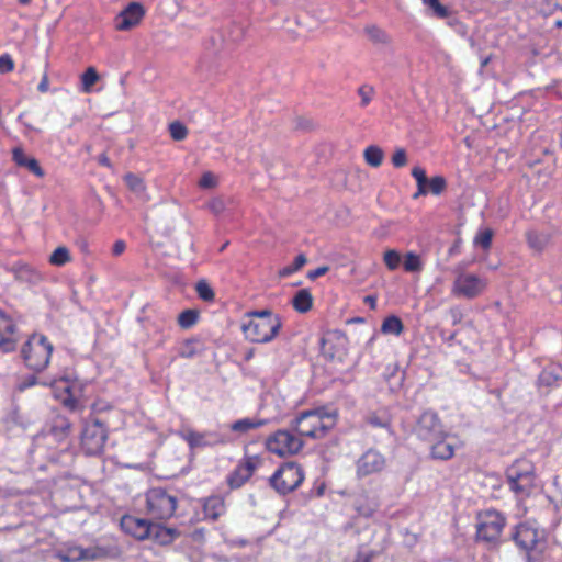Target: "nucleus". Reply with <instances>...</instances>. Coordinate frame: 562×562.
Segmentation results:
<instances>
[{"label":"nucleus","instance_id":"24","mask_svg":"<svg viewBox=\"0 0 562 562\" xmlns=\"http://www.w3.org/2000/svg\"><path fill=\"white\" fill-rule=\"evenodd\" d=\"M203 510L206 517L216 520L225 512V503L221 496H211L205 499Z\"/></svg>","mask_w":562,"mask_h":562},{"label":"nucleus","instance_id":"62","mask_svg":"<svg viewBox=\"0 0 562 562\" xmlns=\"http://www.w3.org/2000/svg\"><path fill=\"white\" fill-rule=\"evenodd\" d=\"M194 355V352L192 350H189V351H182L181 352V356L184 357V358H190Z\"/></svg>","mask_w":562,"mask_h":562},{"label":"nucleus","instance_id":"36","mask_svg":"<svg viewBox=\"0 0 562 562\" xmlns=\"http://www.w3.org/2000/svg\"><path fill=\"white\" fill-rule=\"evenodd\" d=\"M206 435L205 434H201V432H195V431H189L184 438L186 440L188 441V443L190 445V447L194 448V447H203V446H206V445H212V443H215L217 440H207L206 439Z\"/></svg>","mask_w":562,"mask_h":562},{"label":"nucleus","instance_id":"47","mask_svg":"<svg viewBox=\"0 0 562 562\" xmlns=\"http://www.w3.org/2000/svg\"><path fill=\"white\" fill-rule=\"evenodd\" d=\"M492 237L493 232L491 229H485L476 236L475 243L482 246L484 249H487L492 244Z\"/></svg>","mask_w":562,"mask_h":562},{"label":"nucleus","instance_id":"37","mask_svg":"<svg viewBox=\"0 0 562 562\" xmlns=\"http://www.w3.org/2000/svg\"><path fill=\"white\" fill-rule=\"evenodd\" d=\"M199 318V313L194 310H184L178 316V324L181 328L192 327Z\"/></svg>","mask_w":562,"mask_h":562},{"label":"nucleus","instance_id":"46","mask_svg":"<svg viewBox=\"0 0 562 562\" xmlns=\"http://www.w3.org/2000/svg\"><path fill=\"white\" fill-rule=\"evenodd\" d=\"M510 468H516L517 476H533L532 467L527 461H516Z\"/></svg>","mask_w":562,"mask_h":562},{"label":"nucleus","instance_id":"54","mask_svg":"<svg viewBox=\"0 0 562 562\" xmlns=\"http://www.w3.org/2000/svg\"><path fill=\"white\" fill-rule=\"evenodd\" d=\"M327 271H328V267L327 266H322V267H318L315 270L308 271L307 277L311 280H315L316 278H318L321 276H324Z\"/></svg>","mask_w":562,"mask_h":562},{"label":"nucleus","instance_id":"49","mask_svg":"<svg viewBox=\"0 0 562 562\" xmlns=\"http://www.w3.org/2000/svg\"><path fill=\"white\" fill-rule=\"evenodd\" d=\"M559 379L558 374H554L551 370H543L539 375V382L544 385H551Z\"/></svg>","mask_w":562,"mask_h":562},{"label":"nucleus","instance_id":"10","mask_svg":"<svg viewBox=\"0 0 562 562\" xmlns=\"http://www.w3.org/2000/svg\"><path fill=\"white\" fill-rule=\"evenodd\" d=\"M266 445L270 452L285 457L297 453L303 447V441L288 430H278L267 439Z\"/></svg>","mask_w":562,"mask_h":562},{"label":"nucleus","instance_id":"35","mask_svg":"<svg viewBox=\"0 0 562 562\" xmlns=\"http://www.w3.org/2000/svg\"><path fill=\"white\" fill-rule=\"evenodd\" d=\"M404 270L407 272H420L423 270L420 256L412 251L407 252L404 258Z\"/></svg>","mask_w":562,"mask_h":562},{"label":"nucleus","instance_id":"53","mask_svg":"<svg viewBox=\"0 0 562 562\" xmlns=\"http://www.w3.org/2000/svg\"><path fill=\"white\" fill-rule=\"evenodd\" d=\"M358 92H359V95L361 97V105L362 106L368 105L371 101L373 89L361 87Z\"/></svg>","mask_w":562,"mask_h":562},{"label":"nucleus","instance_id":"28","mask_svg":"<svg viewBox=\"0 0 562 562\" xmlns=\"http://www.w3.org/2000/svg\"><path fill=\"white\" fill-rule=\"evenodd\" d=\"M363 158L369 166L378 168L383 162L384 151L378 145H370L364 149Z\"/></svg>","mask_w":562,"mask_h":562},{"label":"nucleus","instance_id":"61","mask_svg":"<svg viewBox=\"0 0 562 562\" xmlns=\"http://www.w3.org/2000/svg\"><path fill=\"white\" fill-rule=\"evenodd\" d=\"M364 302H366V303H368V304H370V307H371L372 310H374V308H375V297H374V296H371V295L366 296V297H364Z\"/></svg>","mask_w":562,"mask_h":562},{"label":"nucleus","instance_id":"57","mask_svg":"<svg viewBox=\"0 0 562 562\" xmlns=\"http://www.w3.org/2000/svg\"><path fill=\"white\" fill-rule=\"evenodd\" d=\"M48 86H49V81H48V76L45 74L38 85V91L44 93V92H47L48 91Z\"/></svg>","mask_w":562,"mask_h":562},{"label":"nucleus","instance_id":"4","mask_svg":"<svg viewBox=\"0 0 562 562\" xmlns=\"http://www.w3.org/2000/svg\"><path fill=\"white\" fill-rule=\"evenodd\" d=\"M476 538L490 546H496L505 526V517L496 510H485L479 514Z\"/></svg>","mask_w":562,"mask_h":562},{"label":"nucleus","instance_id":"56","mask_svg":"<svg viewBox=\"0 0 562 562\" xmlns=\"http://www.w3.org/2000/svg\"><path fill=\"white\" fill-rule=\"evenodd\" d=\"M450 316L453 324H458L462 321L463 314L460 308L453 307L450 310Z\"/></svg>","mask_w":562,"mask_h":562},{"label":"nucleus","instance_id":"29","mask_svg":"<svg viewBox=\"0 0 562 562\" xmlns=\"http://www.w3.org/2000/svg\"><path fill=\"white\" fill-rule=\"evenodd\" d=\"M266 424L265 419H239L231 425V429L236 432H248L249 430L259 428Z\"/></svg>","mask_w":562,"mask_h":562},{"label":"nucleus","instance_id":"11","mask_svg":"<svg viewBox=\"0 0 562 562\" xmlns=\"http://www.w3.org/2000/svg\"><path fill=\"white\" fill-rule=\"evenodd\" d=\"M415 432L420 439L429 442L445 436L443 426L438 415L430 411L424 412L419 416L415 426Z\"/></svg>","mask_w":562,"mask_h":562},{"label":"nucleus","instance_id":"25","mask_svg":"<svg viewBox=\"0 0 562 562\" xmlns=\"http://www.w3.org/2000/svg\"><path fill=\"white\" fill-rule=\"evenodd\" d=\"M178 535L176 529L167 528L159 524H153L150 528V538L160 544H168L172 542L175 537Z\"/></svg>","mask_w":562,"mask_h":562},{"label":"nucleus","instance_id":"22","mask_svg":"<svg viewBox=\"0 0 562 562\" xmlns=\"http://www.w3.org/2000/svg\"><path fill=\"white\" fill-rule=\"evenodd\" d=\"M11 272L21 282L36 284L42 280L41 273L29 265H15L11 268Z\"/></svg>","mask_w":562,"mask_h":562},{"label":"nucleus","instance_id":"41","mask_svg":"<svg viewBox=\"0 0 562 562\" xmlns=\"http://www.w3.org/2000/svg\"><path fill=\"white\" fill-rule=\"evenodd\" d=\"M169 133L173 140H183L188 135V128L184 124L179 121H175L169 124Z\"/></svg>","mask_w":562,"mask_h":562},{"label":"nucleus","instance_id":"19","mask_svg":"<svg viewBox=\"0 0 562 562\" xmlns=\"http://www.w3.org/2000/svg\"><path fill=\"white\" fill-rule=\"evenodd\" d=\"M510 490L520 496L529 495L533 487L535 476H517L516 468H508L506 471Z\"/></svg>","mask_w":562,"mask_h":562},{"label":"nucleus","instance_id":"32","mask_svg":"<svg viewBox=\"0 0 562 562\" xmlns=\"http://www.w3.org/2000/svg\"><path fill=\"white\" fill-rule=\"evenodd\" d=\"M70 261V251L65 246L57 247L49 256V263L56 267H61Z\"/></svg>","mask_w":562,"mask_h":562},{"label":"nucleus","instance_id":"3","mask_svg":"<svg viewBox=\"0 0 562 562\" xmlns=\"http://www.w3.org/2000/svg\"><path fill=\"white\" fill-rule=\"evenodd\" d=\"M52 352L53 346L43 335H32L22 347L24 362L34 371H42L47 367Z\"/></svg>","mask_w":562,"mask_h":562},{"label":"nucleus","instance_id":"30","mask_svg":"<svg viewBox=\"0 0 562 562\" xmlns=\"http://www.w3.org/2000/svg\"><path fill=\"white\" fill-rule=\"evenodd\" d=\"M369 40L374 44L387 45L391 43L389 34L376 25H369L364 29Z\"/></svg>","mask_w":562,"mask_h":562},{"label":"nucleus","instance_id":"26","mask_svg":"<svg viewBox=\"0 0 562 562\" xmlns=\"http://www.w3.org/2000/svg\"><path fill=\"white\" fill-rule=\"evenodd\" d=\"M313 297L307 289L299 290L292 299V305L299 313H306L312 308Z\"/></svg>","mask_w":562,"mask_h":562},{"label":"nucleus","instance_id":"31","mask_svg":"<svg viewBox=\"0 0 562 562\" xmlns=\"http://www.w3.org/2000/svg\"><path fill=\"white\" fill-rule=\"evenodd\" d=\"M403 328L402 321L397 316L391 315L383 321L381 331L383 334L400 335Z\"/></svg>","mask_w":562,"mask_h":562},{"label":"nucleus","instance_id":"6","mask_svg":"<svg viewBox=\"0 0 562 562\" xmlns=\"http://www.w3.org/2000/svg\"><path fill=\"white\" fill-rule=\"evenodd\" d=\"M304 474L300 465L288 462L270 477V485L282 495L294 491L303 481Z\"/></svg>","mask_w":562,"mask_h":562},{"label":"nucleus","instance_id":"43","mask_svg":"<svg viewBox=\"0 0 562 562\" xmlns=\"http://www.w3.org/2000/svg\"><path fill=\"white\" fill-rule=\"evenodd\" d=\"M383 260L390 270H395L401 263V256L396 250L390 249L384 252Z\"/></svg>","mask_w":562,"mask_h":562},{"label":"nucleus","instance_id":"8","mask_svg":"<svg viewBox=\"0 0 562 562\" xmlns=\"http://www.w3.org/2000/svg\"><path fill=\"white\" fill-rule=\"evenodd\" d=\"M121 551L117 548L105 550L103 548H89L83 549L81 547L71 546L65 549H60L56 552V558L61 562H79L88 560H97L104 557L117 558Z\"/></svg>","mask_w":562,"mask_h":562},{"label":"nucleus","instance_id":"48","mask_svg":"<svg viewBox=\"0 0 562 562\" xmlns=\"http://www.w3.org/2000/svg\"><path fill=\"white\" fill-rule=\"evenodd\" d=\"M71 428V424L65 417H57L54 422L52 430L54 432L60 431L61 434H68Z\"/></svg>","mask_w":562,"mask_h":562},{"label":"nucleus","instance_id":"39","mask_svg":"<svg viewBox=\"0 0 562 562\" xmlns=\"http://www.w3.org/2000/svg\"><path fill=\"white\" fill-rule=\"evenodd\" d=\"M198 186L203 190L215 189L218 186V176L212 171H205L202 173Z\"/></svg>","mask_w":562,"mask_h":562},{"label":"nucleus","instance_id":"33","mask_svg":"<svg viewBox=\"0 0 562 562\" xmlns=\"http://www.w3.org/2000/svg\"><path fill=\"white\" fill-rule=\"evenodd\" d=\"M100 77L94 67H88L81 76V89L89 93L92 87L99 81Z\"/></svg>","mask_w":562,"mask_h":562},{"label":"nucleus","instance_id":"27","mask_svg":"<svg viewBox=\"0 0 562 562\" xmlns=\"http://www.w3.org/2000/svg\"><path fill=\"white\" fill-rule=\"evenodd\" d=\"M124 182L128 190L139 198L146 195V184L144 179L135 173L128 172L124 176Z\"/></svg>","mask_w":562,"mask_h":562},{"label":"nucleus","instance_id":"63","mask_svg":"<svg viewBox=\"0 0 562 562\" xmlns=\"http://www.w3.org/2000/svg\"><path fill=\"white\" fill-rule=\"evenodd\" d=\"M76 121H77V119H76V117H72L71 120H69V121L67 122V126H68V127H71Z\"/></svg>","mask_w":562,"mask_h":562},{"label":"nucleus","instance_id":"52","mask_svg":"<svg viewBox=\"0 0 562 562\" xmlns=\"http://www.w3.org/2000/svg\"><path fill=\"white\" fill-rule=\"evenodd\" d=\"M412 176L415 178L417 184H427L428 182L426 172L422 167H414L412 169Z\"/></svg>","mask_w":562,"mask_h":562},{"label":"nucleus","instance_id":"34","mask_svg":"<svg viewBox=\"0 0 562 562\" xmlns=\"http://www.w3.org/2000/svg\"><path fill=\"white\" fill-rule=\"evenodd\" d=\"M233 202L232 199H225L222 195L212 198L207 204L206 207L211 213H213L215 216H218L222 214L226 207Z\"/></svg>","mask_w":562,"mask_h":562},{"label":"nucleus","instance_id":"14","mask_svg":"<svg viewBox=\"0 0 562 562\" xmlns=\"http://www.w3.org/2000/svg\"><path fill=\"white\" fill-rule=\"evenodd\" d=\"M514 538L519 547L530 551L538 547L543 539V533L528 524H521L517 527Z\"/></svg>","mask_w":562,"mask_h":562},{"label":"nucleus","instance_id":"5","mask_svg":"<svg viewBox=\"0 0 562 562\" xmlns=\"http://www.w3.org/2000/svg\"><path fill=\"white\" fill-rule=\"evenodd\" d=\"M147 510L156 519L170 518L177 508V498L166 490L154 487L146 494Z\"/></svg>","mask_w":562,"mask_h":562},{"label":"nucleus","instance_id":"2","mask_svg":"<svg viewBox=\"0 0 562 562\" xmlns=\"http://www.w3.org/2000/svg\"><path fill=\"white\" fill-rule=\"evenodd\" d=\"M336 425V415L323 408L305 411L294 420V430L300 435L313 439L324 438Z\"/></svg>","mask_w":562,"mask_h":562},{"label":"nucleus","instance_id":"15","mask_svg":"<svg viewBox=\"0 0 562 562\" xmlns=\"http://www.w3.org/2000/svg\"><path fill=\"white\" fill-rule=\"evenodd\" d=\"M213 47H207L206 52L199 60L198 69L207 77L218 74L222 68V56L220 49L215 45V40H211Z\"/></svg>","mask_w":562,"mask_h":562},{"label":"nucleus","instance_id":"38","mask_svg":"<svg viewBox=\"0 0 562 562\" xmlns=\"http://www.w3.org/2000/svg\"><path fill=\"white\" fill-rule=\"evenodd\" d=\"M195 291L201 300L204 302H213L215 299V294L213 289L205 280H200L195 284Z\"/></svg>","mask_w":562,"mask_h":562},{"label":"nucleus","instance_id":"40","mask_svg":"<svg viewBox=\"0 0 562 562\" xmlns=\"http://www.w3.org/2000/svg\"><path fill=\"white\" fill-rule=\"evenodd\" d=\"M306 261L307 259L305 255L300 254L299 256L295 257L294 262L292 265L285 266L279 271V276L281 278H284L296 272L306 263Z\"/></svg>","mask_w":562,"mask_h":562},{"label":"nucleus","instance_id":"23","mask_svg":"<svg viewBox=\"0 0 562 562\" xmlns=\"http://www.w3.org/2000/svg\"><path fill=\"white\" fill-rule=\"evenodd\" d=\"M446 435L437 440L431 441V456L435 459L448 460L453 457V445L446 441Z\"/></svg>","mask_w":562,"mask_h":562},{"label":"nucleus","instance_id":"13","mask_svg":"<svg viewBox=\"0 0 562 562\" xmlns=\"http://www.w3.org/2000/svg\"><path fill=\"white\" fill-rule=\"evenodd\" d=\"M384 467V457L380 452L370 449L358 460L357 473L359 476H366L382 471Z\"/></svg>","mask_w":562,"mask_h":562},{"label":"nucleus","instance_id":"7","mask_svg":"<svg viewBox=\"0 0 562 562\" xmlns=\"http://www.w3.org/2000/svg\"><path fill=\"white\" fill-rule=\"evenodd\" d=\"M456 279L451 292L456 296L464 299H474L481 295L487 286V281L476 274L464 272L461 269L456 270Z\"/></svg>","mask_w":562,"mask_h":562},{"label":"nucleus","instance_id":"1","mask_svg":"<svg viewBox=\"0 0 562 562\" xmlns=\"http://www.w3.org/2000/svg\"><path fill=\"white\" fill-rule=\"evenodd\" d=\"M246 316L250 319L241 325V330L251 342H270L282 327L281 318L270 310L251 311Z\"/></svg>","mask_w":562,"mask_h":562},{"label":"nucleus","instance_id":"55","mask_svg":"<svg viewBox=\"0 0 562 562\" xmlns=\"http://www.w3.org/2000/svg\"><path fill=\"white\" fill-rule=\"evenodd\" d=\"M126 245L123 240H116L112 248L113 256H120L124 252Z\"/></svg>","mask_w":562,"mask_h":562},{"label":"nucleus","instance_id":"45","mask_svg":"<svg viewBox=\"0 0 562 562\" xmlns=\"http://www.w3.org/2000/svg\"><path fill=\"white\" fill-rule=\"evenodd\" d=\"M392 164L395 168H402L407 165V153L404 148H396L392 155Z\"/></svg>","mask_w":562,"mask_h":562},{"label":"nucleus","instance_id":"42","mask_svg":"<svg viewBox=\"0 0 562 562\" xmlns=\"http://www.w3.org/2000/svg\"><path fill=\"white\" fill-rule=\"evenodd\" d=\"M447 187L446 179L442 176H436L428 180L427 182V189L428 192L439 195L441 194Z\"/></svg>","mask_w":562,"mask_h":562},{"label":"nucleus","instance_id":"64","mask_svg":"<svg viewBox=\"0 0 562 562\" xmlns=\"http://www.w3.org/2000/svg\"><path fill=\"white\" fill-rule=\"evenodd\" d=\"M488 61H490V57H486L485 59H483L481 63V67L482 68L485 67L488 64Z\"/></svg>","mask_w":562,"mask_h":562},{"label":"nucleus","instance_id":"59","mask_svg":"<svg viewBox=\"0 0 562 562\" xmlns=\"http://www.w3.org/2000/svg\"><path fill=\"white\" fill-rule=\"evenodd\" d=\"M355 562H371V555L370 554H358Z\"/></svg>","mask_w":562,"mask_h":562},{"label":"nucleus","instance_id":"12","mask_svg":"<svg viewBox=\"0 0 562 562\" xmlns=\"http://www.w3.org/2000/svg\"><path fill=\"white\" fill-rule=\"evenodd\" d=\"M145 15V9L139 2H131L115 19L119 31H128L139 24Z\"/></svg>","mask_w":562,"mask_h":562},{"label":"nucleus","instance_id":"60","mask_svg":"<svg viewBox=\"0 0 562 562\" xmlns=\"http://www.w3.org/2000/svg\"><path fill=\"white\" fill-rule=\"evenodd\" d=\"M98 160L101 165L111 167L110 159L108 158V156L105 154L100 155Z\"/></svg>","mask_w":562,"mask_h":562},{"label":"nucleus","instance_id":"51","mask_svg":"<svg viewBox=\"0 0 562 562\" xmlns=\"http://www.w3.org/2000/svg\"><path fill=\"white\" fill-rule=\"evenodd\" d=\"M14 67V63L9 55H2L0 57V72H9L12 71Z\"/></svg>","mask_w":562,"mask_h":562},{"label":"nucleus","instance_id":"18","mask_svg":"<svg viewBox=\"0 0 562 562\" xmlns=\"http://www.w3.org/2000/svg\"><path fill=\"white\" fill-rule=\"evenodd\" d=\"M151 525L153 524L146 519L135 518L132 516H126L122 519L123 529L138 540L150 538Z\"/></svg>","mask_w":562,"mask_h":562},{"label":"nucleus","instance_id":"16","mask_svg":"<svg viewBox=\"0 0 562 562\" xmlns=\"http://www.w3.org/2000/svg\"><path fill=\"white\" fill-rule=\"evenodd\" d=\"M15 324L2 311H0V349L4 352L15 349Z\"/></svg>","mask_w":562,"mask_h":562},{"label":"nucleus","instance_id":"17","mask_svg":"<svg viewBox=\"0 0 562 562\" xmlns=\"http://www.w3.org/2000/svg\"><path fill=\"white\" fill-rule=\"evenodd\" d=\"M258 464L259 460L257 458H247L245 462L239 464L236 470L228 476V485L232 488L240 487L250 479Z\"/></svg>","mask_w":562,"mask_h":562},{"label":"nucleus","instance_id":"21","mask_svg":"<svg viewBox=\"0 0 562 562\" xmlns=\"http://www.w3.org/2000/svg\"><path fill=\"white\" fill-rule=\"evenodd\" d=\"M12 159L18 166L26 168L35 176L40 178L44 177L45 172L38 161L33 157H27L21 147L13 148Z\"/></svg>","mask_w":562,"mask_h":562},{"label":"nucleus","instance_id":"20","mask_svg":"<svg viewBox=\"0 0 562 562\" xmlns=\"http://www.w3.org/2000/svg\"><path fill=\"white\" fill-rule=\"evenodd\" d=\"M528 246L535 251H543L552 244V229H530L526 233Z\"/></svg>","mask_w":562,"mask_h":562},{"label":"nucleus","instance_id":"50","mask_svg":"<svg viewBox=\"0 0 562 562\" xmlns=\"http://www.w3.org/2000/svg\"><path fill=\"white\" fill-rule=\"evenodd\" d=\"M367 423L373 427H387L389 426V419L382 418L378 416L376 414H370L366 418Z\"/></svg>","mask_w":562,"mask_h":562},{"label":"nucleus","instance_id":"58","mask_svg":"<svg viewBox=\"0 0 562 562\" xmlns=\"http://www.w3.org/2000/svg\"><path fill=\"white\" fill-rule=\"evenodd\" d=\"M427 193V184H417V191L414 193L413 198L418 199L419 196L426 195Z\"/></svg>","mask_w":562,"mask_h":562},{"label":"nucleus","instance_id":"44","mask_svg":"<svg viewBox=\"0 0 562 562\" xmlns=\"http://www.w3.org/2000/svg\"><path fill=\"white\" fill-rule=\"evenodd\" d=\"M424 4L429 7L434 14L440 19H445L449 15L448 9L442 5L439 0H423Z\"/></svg>","mask_w":562,"mask_h":562},{"label":"nucleus","instance_id":"9","mask_svg":"<svg viewBox=\"0 0 562 562\" xmlns=\"http://www.w3.org/2000/svg\"><path fill=\"white\" fill-rule=\"evenodd\" d=\"M108 438L106 429L102 422L94 418L85 425L81 434V446L87 454L95 456L103 451Z\"/></svg>","mask_w":562,"mask_h":562}]
</instances>
